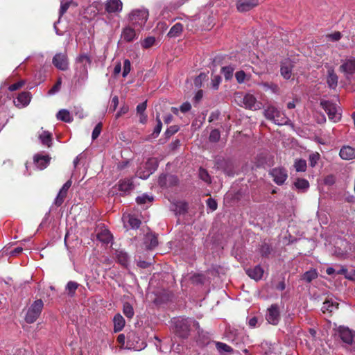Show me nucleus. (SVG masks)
Wrapping results in <instances>:
<instances>
[{
	"label": "nucleus",
	"mask_w": 355,
	"mask_h": 355,
	"mask_svg": "<svg viewBox=\"0 0 355 355\" xmlns=\"http://www.w3.org/2000/svg\"><path fill=\"white\" fill-rule=\"evenodd\" d=\"M78 286H79V284L77 282L70 281L67 283L65 290L67 292V294L69 296L72 297L74 295L76 291Z\"/></svg>",
	"instance_id": "obj_31"
},
{
	"label": "nucleus",
	"mask_w": 355,
	"mask_h": 355,
	"mask_svg": "<svg viewBox=\"0 0 355 355\" xmlns=\"http://www.w3.org/2000/svg\"><path fill=\"white\" fill-rule=\"evenodd\" d=\"M259 4L258 0H239L237 2V9L240 12H247Z\"/></svg>",
	"instance_id": "obj_13"
},
{
	"label": "nucleus",
	"mask_w": 355,
	"mask_h": 355,
	"mask_svg": "<svg viewBox=\"0 0 355 355\" xmlns=\"http://www.w3.org/2000/svg\"><path fill=\"white\" fill-rule=\"evenodd\" d=\"M129 110V107L128 105H123L122 107H121L120 110L117 112L116 114V118L120 117L121 115L127 113Z\"/></svg>",
	"instance_id": "obj_56"
},
{
	"label": "nucleus",
	"mask_w": 355,
	"mask_h": 355,
	"mask_svg": "<svg viewBox=\"0 0 355 355\" xmlns=\"http://www.w3.org/2000/svg\"><path fill=\"white\" fill-rule=\"evenodd\" d=\"M220 137V132L218 130H213L209 135V140L216 142L219 140Z\"/></svg>",
	"instance_id": "obj_50"
},
{
	"label": "nucleus",
	"mask_w": 355,
	"mask_h": 355,
	"mask_svg": "<svg viewBox=\"0 0 355 355\" xmlns=\"http://www.w3.org/2000/svg\"><path fill=\"white\" fill-rule=\"evenodd\" d=\"M207 207L211 210L214 211L217 209V202L212 198H209L207 200Z\"/></svg>",
	"instance_id": "obj_52"
},
{
	"label": "nucleus",
	"mask_w": 355,
	"mask_h": 355,
	"mask_svg": "<svg viewBox=\"0 0 355 355\" xmlns=\"http://www.w3.org/2000/svg\"><path fill=\"white\" fill-rule=\"evenodd\" d=\"M306 162L304 159H296L294 163V168L297 172H304L306 170Z\"/></svg>",
	"instance_id": "obj_32"
},
{
	"label": "nucleus",
	"mask_w": 355,
	"mask_h": 355,
	"mask_svg": "<svg viewBox=\"0 0 355 355\" xmlns=\"http://www.w3.org/2000/svg\"><path fill=\"white\" fill-rule=\"evenodd\" d=\"M270 175L273 181L278 185L283 184L288 178L287 171L282 167H276L271 169Z\"/></svg>",
	"instance_id": "obj_9"
},
{
	"label": "nucleus",
	"mask_w": 355,
	"mask_h": 355,
	"mask_svg": "<svg viewBox=\"0 0 355 355\" xmlns=\"http://www.w3.org/2000/svg\"><path fill=\"white\" fill-rule=\"evenodd\" d=\"M121 71V64L120 62H117L114 68V74L118 75Z\"/></svg>",
	"instance_id": "obj_61"
},
{
	"label": "nucleus",
	"mask_w": 355,
	"mask_h": 355,
	"mask_svg": "<svg viewBox=\"0 0 355 355\" xmlns=\"http://www.w3.org/2000/svg\"><path fill=\"white\" fill-rule=\"evenodd\" d=\"M123 314L128 318L131 319L135 314L133 307L129 303H125L123 308Z\"/></svg>",
	"instance_id": "obj_34"
},
{
	"label": "nucleus",
	"mask_w": 355,
	"mask_h": 355,
	"mask_svg": "<svg viewBox=\"0 0 355 355\" xmlns=\"http://www.w3.org/2000/svg\"><path fill=\"white\" fill-rule=\"evenodd\" d=\"M294 186L300 191L304 192L309 188V183L305 179L298 178L294 182Z\"/></svg>",
	"instance_id": "obj_23"
},
{
	"label": "nucleus",
	"mask_w": 355,
	"mask_h": 355,
	"mask_svg": "<svg viewBox=\"0 0 355 355\" xmlns=\"http://www.w3.org/2000/svg\"><path fill=\"white\" fill-rule=\"evenodd\" d=\"M148 17V11L146 9L133 10L130 15V19L135 28H142Z\"/></svg>",
	"instance_id": "obj_5"
},
{
	"label": "nucleus",
	"mask_w": 355,
	"mask_h": 355,
	"mask_svg": "<svg viewBox=\"0 0 355 355\" xmlns=\"http://www.w3.org/2000/svg\"><path fill=\"white\" fill-rule=\"evenodd\" d=\"M266 318L268 323L272 325H277L279 323L280 314L277 305L273 304L268 309Z\"/></svg>",
	"instance_id": "obj_11"
},
{
	"label": "nucleus",
	"mask_w": 355,
	"mask_h": 355,
	"mask_svg": "<svg viewBox=\"0 0 355 355\" xmlns=\"http://www.w3.org/2000/svg\"><path fill=\"white\" fill-rule=\"evenodd\" d=\"M182 25L180 23H177L171 28L168 35L171 37H177L182 33Z\"/></svg>",
	"instance_id": "obj_30"
},
{
	"label": "nucleus",
	"mask_w": 355,
	"mask_h": 355,
	"mask_svg": "<svg viewBox=\"0 0 355 355\" xmlns=\"http://www.w3.org/2000/svg\"><path fill=\"white\" fill-rule=\"evenodd\" d=\"M340 339L347 345H350V350L355 352V331L348 327L340 326L338 329Z\"/></svg>",
	"instance_id": "obj_4"
},
{
	"label": "nucleus",
	"mask_w": 355,
	"mask_h": 355,
	"mask_svg": "<svg viewBox=\"0 0 355 355\" xmlns=\"http://www.w3.org/2000/svg\"><path fill=\"white\" fill-rule=\"evenodd\" d=\"M156 120H157V124L155 127L153 132L152 133L151 136L153 138H156L158 137V135H159V133L162 130V123L159 119V116L158 114L156 116Z\"/></svg>",
	"instance_id": "obj_38"
},
{
	"label": "nucleus",
	"mask_w": 355,
	"mask_h": 355,
	"mask_svg": "<svg viewBox=\"0 0 355 355\" xmlns=\"http://www.w3.org/2000/svg\"><path fill=\"white\" fill-rule=\"evenodd\" d=\"M44 306V303L42 300H35L28 308L25 320L28 323H33L40 316L42 309Z\"/></svg>",
	"instance_id": "obj_3"
},
{
	"label": "nucleus",
	"mask_w": 355,
	"mask_h": 355,
	"mask_svg": "<svg viewBox=\"0 0 355 355\" xmlns=\"http://www.w3.org/2000/svg\"><path fill=\"white\" fill-rule=\"evenodd\" d=\"M31 98V94L28 92H24L18 95L14 103L17 107H24L29 104Z\"/></svg>",
	"instance_id": "obj_15"
},
{
	"label": "nucleus",
	"mask_w": 355,
	"mask_h": 355,
	"mask_svg": "<svg viewBox=\"0 0 355 355\" xmlns=\"http://www.w3.org/2000/svg\"><path fill=\"white\" fill-rule=\"evenodd\" d=\"M220 82H221L220 76H219L218 75H216V76H213L212 78H211V85H212V87L214 89H218V86H219Z\"/></svg>",
	"instance_id": "obj_51"
},
{
	"label": "nucleus",
	"mask_w": 355,
	"mask_h": 355,
	"mask_svg": "<svg viewBox=\"0 0 355 355\" xmlns=\"http://www.w3.org/2000/svg\"><path fill=\"white\" fill-rule=\"evenodd\" d=\"M102 130L101 123H98L94 128L92 132V139H96L101 134Z\"/></svg>",
	"instance_id": "obj_47"
},
{
	"label": "nucleus",
	"mask_w": 355,
	"mask_h": 355,
	"mask_svg": "<svg viewBox=\"0 0 355 355\" xmlns=\"http://www.w3.org/2000/svg\"><path fill=\"white\" fill-rule=\"evenodd\" d=\"M327 37L332 41H338L341 38V34L340 32H335L328 35Z\"/></svg>",
	"instance_id": "obj_54"
},
{
	"label": "nucleus",
	"mask_w": 355,
	"mask_h": 355,
	"mask_svg": "<svg viewBox=\"0 0 355 355\" xmlns=\"http://www.w3.org/2000/svg\"><path fill=\"white\" fill-rule=\"evenodd\" d=\"M321 105L327 113L330 120L337 122L340 119L341 114L335 104L327 101H322Z\"/></svg>",
	"instance_id": "obj_7"
},
{
	"label": "nucleus",
	"mask_w": 355,
	"mask_h": 355,
	"mask_svg": "<svg viewBox=\"0 0 355 355\" xmlns=\"http://www.w3.org/2000/svg\"><path fill=\"white\" fill-rule=\"evenodd\" d=\"M261 252L262 255L266 256L270 252V248L268 245L265 244L261 246Z\"/></svg>",
	"instance_id": "obj_60"
},
{
	"label": "nucleus",
	"mask_w": 355,
	"mask_h": 355,
	"mask_svg": "<svg viewBox=\"0 0 355 355\" xmlns=\"http://www.w3.org/2000/svg\"><path fill=\"white\" fill-rule=\"evenodd\" d=\"M155 38L154 37H148L141 42V46L144 49H148L154 45Z\"/></svg>",
	"instance_id": "obj_40"
},
{
	"label": "nucleus",
	"mask_w": 355,
	"mask_h": 355,
	"mask_svg": "<svg viewBox=\"0 0 355 355\" xmlns=\"http://www.w3.org/2000/svg\"><path fill=\"white\" fill-rule=\"evenodd\" d=\"M131 70V63L130 61L128 59H125L123 62V77H126L128 74L130 73Z\"/></svg>",
	"instance_id": "obj_45"
},
{
	"label": "nucleus",
	"mask_w": 355,
	"mask_h": 355,
	"mask_svg": "<svg viewBox=\"0 0 355 355\" xmlns=\"http://www.w3.org/2000/svg\"><path fill=\"white\" fill-rule=\"evenodd\" d=\"M54 66L62 71H65L68 69L69 62L66 53H59L55 55L52 60Z\"/></svg>",
	"instance_id": "obj_10"
},
{
	"label": "nucleus",
	"mask_w": 355,
	"mask_h": 355,
	"mask_svg": "<svg viewBox=\"0 0 355 355\" xmlns=\"http://www.w3.org/2000/svg\"><path fill=\"white\" fill-rule=\"evenodd\" d=\"M119 104V98L116 96H114L112 99V105L113 106V111H114Z\"/></svg>",
	"instance_id": "obj_62"
},
{
	"label": "nucleus",
	"mask_w": 355,
	"mask_h": 355,
	"mask_svg": "<svg viewBox=\"0 0 355 355\" xmlns=\"http://www.w3.org/2000/svg\"><path fill=\"white\" fill-rule=\"evenodd\" d=\"M246 74L243 71H239L235 73V78L239 83H244Z\"/></svg>",
	"instance_id": "obj_49"
},
{
	"label": "nucleus",
	"mask_w": 355,
	"mask_h": 355,
	"mask_svg": "<svg viewBox=\"0 0 355 355\" xmlns=\"http://www.w3.org/2000/svg\"><path fill=\"white\" fill-rule=\"evenodd\" d=\"M191 108V105L189 103L185 102L180 106V110L182 112H187Z\"/></svg>",
	"instance_id": "obj_57"
},
{
	"label": "nucleus",
	"mask_w": 355,
	"mask_h": 355,
	"mask_svg": "<svg viewBox=\"0 0 355 355\" xmlns=\"http://www.w3.org/2000/svg\"><path fill=\"white\" fill-rule=\"evenodd\" d=\"M123 221L125 227L128 225L133 229L138 228L141 224V221L138 218L130 214L123 215Z\"/></svg>",
	"instance_id": "obj_18"
},
{
	"label": "nucleus",
	"mask_w": 355,
	"mask_h": 355,
	"mask_svg": "<svg viewBox=\"0 0 355 355\" xmlns=\"http://www.w3.org/2000/svg\"><path fill=\"white\" fill-rule=\"evenodd\" d=\"M292 65L291 63L286 64L284 63L281 67V75L285 78V79H289L291 77L292 75Z\"/></svg>",
	"instance_id": "obj_28"
},
{
	"label": "nucleus",
	"mask_w": 355,
	"mask_h": 355,
	"mask_svg": "<svg viewBox=\"0 0 355 355\" xmlns=\"http://www.w3.org/2000/svg\"><path fill=\"white\" fill-rule=\"evenodd\" d=\"M318 277V272L315 270H311L303 275L302 279L307 282H311Z\"/></svg>",
	"instance_id": "obj_36"
},
{
	"label": "nucleus",
	"mask_w": 355,
	"mask_h": 355,
	"mask_svg": "<svg viewBox=\"0 0 355 355\" xmlns=\"http://www.w3.org/2000/svg\"><path fill=\"white\" fill-rule=\"evenodd\" d=\"M146 109V102H143L137 106V112L139 114H144Z\"/></svg>",
	"instance_id": "obj_55"
},
{
	"label": "nucleus",
	"mask_w": 355,
	"mask_h": 355,
	"mask_svg": "<svg viewBox=\"0 0 355 355\" xmlns=\"http://www.w3.org/2000/svg\"><path fill=\"white\" fill-rule=\"evenodd\" d=\"M193 282L202 283V276L200 275H194L193 277Z\"/></svg>",
	"instance_id": "obj_64"
},
{
	"label": "nucleus",
	"mask_w": 355,
	"mask_h": 355,
	"mask_svg": "<svg viewBox=\"0 0 355 355\" xmlns=\"http://www.w3.org/2000/svg\"><path fill=\"white\" fill-rule=\"evenodd\" d=\"M116 261L122 266L126 267L128 263V256L123 250H116L115 253Z\"/></svg>",
	"instance_id": "obj_24"
},
{
	"label": "nucleus",
	"mask_w": 355,
	"mask_h": 355,
	"mask_svg": "<svg viewBox=\"0 0 355 355\" xmlns=\"http://www.w3.org/2000/svg\"><path fill=\"white\" fill-rule=\"evenodd\" d=\"M339 67L340 71L344 74V76L350 80L355 73V57H349L343 60Z\"/></svg>",
	"instance_id": "obj_6"
},
{
	"label": "nucleus",
	"mask_w": 355,
	"mask_h": 355,
	"mask_svg": "<svg viewBox=\"0 0 355 355\" xmlns=\"http://www.w3.org/2000/svg\"><path fill=\"white\" fill-rule=\"evenodd\" d=\"M122 8L123 3L121 0H107L105 3V10L108 13L119 12Z\"/></svg>",
	"instance_id": "obj_14"
},
{
	"label": "nucleus",
	"mask_w": 355,
	"mask_h": 355,
	"mask_svg": "<svg viewBox=\"0 0 355 355\" xmlns=\"http://www.w3.org/2000/svg\"><path fill=\"white\" fill-rule=\"evenodd\" d=\"M56 116L58 120L64 121L66 123H70L73 121V118L71 116L70 112L65 109L60 110L58 112Z\"/></svg>",
	"instance_id": "obj_26"
},
{
	"label": "nucleus",
	"mask_w": 355,
	"mask_h": 355,
	"mask_svg": "<svg viewBox=\"0 0 355 355\" xmlns=\"http://www.w3.org/2000/svg\"><path fill=\"white\" fill-rule=\"evenodd\" d=\"M61 85H62V80L60 78H58L57 83L54 85V86L49 91L48 94L49 95H53V94H55L56 92H58L60 89Z\"/></svg>",
	"instance_id": "obj_46"
},
{
	"label": "nucleus",
	"mask_w": 355,
	"mask_h": 355,
	"mask_svg": "<svg viewBox=\"0 0 355 355\" xmlns=\"http://www.w3.org/2000/svg\"><path fill=\"white\" fill-rule=\"evenodd\" d=\"M234 68L232 66H227L222 68L221 71L226 80H230L233 76Z\"/></svg>",
	"instance_id": "obj_35"
},
{
	"label": "nucleus",
	"mask_w": 355,
	"mask_h": 355,
	"mask_svg": "<svg viewBox=\"0 0 355 355\" xmlns=\"http://www.w3.org/2000/svg\"><path fill=\"white\" fill-rule=\"evenodd\" d=\"M327 82L331 88H335L337 86L338 76L334 71H329Z\"/></svg>",
	"instance_id": "obj_29"
},
{
	"label": "nucleus",
	"mask_w": 355,
	"mask_h": 355,
	"mask_svg": "<svg viewBox=\"0 0 355 355\" xmlns=\"http://www.w3.org/2000/svg\"><path fill=\"white\" fill-rule=\"evenodd\" d=\"M67 193L62 191L60 190L59 193H58L55 199V205L57 206H60L62 202H64V198L67 196Z\"/></svg>",
	"instance_id": "obj_43"
},
{
	"label": "nucleus",
	"mask_w": 355,
	"mask_h": 355,
	"mask_svg": "<svg viewBox=\"0 0 355 355\" xmlns=\"http://www.w3.org/2000/svg\"><path fill=\"white\" fill-rule=\"evenodd\" d=\"M178 130V128H177V126H171L169 128H168L166 131V134L168 135V136H171L172 135L175 134V132H177Z\"/></svg>",
	"instance_id": "obj_58"
},
{
	"label": "nucleus",
	"mask_w": 355,
	"mask_h": 355,
	"mask_svg": "<svg viewBox=\"0 0 355 355\" xmlns=\"http://www.w3.org/2000/svg\"><path fill=\"white\" fill-rule=\"evenodd\" d=\"M24 84V82L23 80H21L19 82H17L16 83L12 84L9 86V90L11 92L15 91L21 88Z\"/></svg>",
	"instance_id": "obj_53"
},
{
	"label": "nucleus",
	"mask_w": 355,
	"mask_h": 355,
	"mask_svg": "<svg viewBox=\"0 0 355 355\" xmlns=\"http://www.w3.org/2000/svg\"><path fill=\"white\" fill-rule=\"evenodd\" d=\"M114 327L115 331H120L125 326V320L120 314H116L114 317Z\"/></svg>",
	"instance_id": "obj_27"
},
{
	"label": "nucleus",
	"mask_w": 355,
	"mask_h": 355,
	"mask_svg": "<svg viewBox=\"0 0 355 355\" xmlns=\"http://www.w3.org/2000/svg\"><path fill=\"white\" fill-rule=\"evenodd\" d=\"M257 323V319L256 317H253V318H250L248 321V324L251 327H255Z\"/></svg>",
	"instance_id": "obj_63"
},
{
	"label": "nucleus",
	"mask_w": 355,
	"mask_h": 355,
	"mask_svg": "<svg viewBox=\"0 0 355 355\" xmlns=\"http://www.w3.org/2000/svg\"><path fill=\"white\" fill-rule=\"evenodd\" d=\"M50 161V157L48 155H36L34 157V162L37 168L42 170L45 168Z\"/></svg>",
	"instance_id": "obj_19"
},
{
	"label": "nucleus",
	"mask_w": 355,
	"mask_h": 355,
	"mask_svg": "<svg viewBox=\"0 0 355 355\" xmlns=\"http://www.w3.org/2000/svg\"><path fill=\"white\" fill-rule=\"evenodd\" d=\"M338 304H337V303L334 304L331 300H326L323 303V306L322 307V311L324 313L326 312V311H327V312H332L334 310L338 309Z\"/></svg>",
	"instance_id": "obj_33"
},
{
	"label": "nucleus",
	"mask_w": 355,
	"mask_h": 355,
	"mask_svg": "<svg viewBox=\"0 0 355 355\" xmlns=\"http://www.w3.org/2000/svg\"><path fill=\"white\" fill-rule=\"evenodd\" d=\"M336 273L343 275L345 277L349 280H355V270L354 269L348 270L345 267L341 266Z\"/></svg>",
	"instance_id": "obj_25"
},
{
	"label": "nucleus",
	"mask_w": 355,
	"mask_h": 355,
	"mask_svg": "<svg viewBox=\"0 0 355 355\" xmlns=\"http://www.w3.org/2000/svg\"><path fill=\"white\" fill-rule=\"evenodd\" d=\"M76 60L78 62L81 63L85 67L89 65L91 63L90 58L86 54L80 55L77 58Z\"/></svg>",
	"instance_id": "obj_42"
},
{
	"label": "nucleus",
	"mask_w": 355,
	"mask_h": 355,
	"mask_svg": "<svg viewBox=\"0 0 355 355\" xmlns=\"http://www.w3.org/2000/svg\"><path fill=\"white\" fill-rule=\"evenodd\" d=\"M97 239L103 243H109L112 240V236L108 230L103 229L97 233Z\"/></svg>",
	"instance_id": "obj_22"
},
{
	"label": "nucleus",
	"mask_w": 355,
	"mask_h": 355,
	"mask_svg": "<svg viewBox=\"0 0 355 355\" xmlns=\"http://www.w3.org/2000/svg\"><path fill=\"white\" fill-rule=\"evenodd\" d=\"M236 101L241 106L247 109L257 110L261 107V103L258 102L256 98L251 94H246L244 96L236 95Z\"/></svg>",
	"instance_id": "obj_2"
},
{
	"label": "nucleus",
	"mask_w": 355,
	"mask_h": 355,
	"mask_svg": "<svg viewBox=\"0 0 355 355\" xmlns=\"http://www.w3.org/2000/svg\"><path fill=\"white\" fill-rule=\"evenodd\" d=\"M71 180H68L67 181L64 185L62 187V188L60 189L61 191H64L66 193H67L69 189L70 188V187L71 186Z\"/></svg>",
	"instance_id": "obj_59"
},
{
	"label": "nucleus",
	"mask_w": 355,
	"mask_h": 355,
	"mask_svg": "<svg viewBox=\"0 0 355 355\" xmlns=\"http://www.w3.org/2000/svg\"><path fill=\"white\" fill-rule=\"evenodd\" d=\"M153 200V197L151 196H148L147 194H142L140 196H138L136 199V201L139 205H144L147 202H151Z\"/></svg>",
	"instance_id": "obj_37"
},
{
	"label": "nucleus",
	"mask_w": 355,
	"mask_h": 355,
	"mask_svg": "<svg viewBox=\"0 0 355 355\" xmlns=\"http://www.w3.org/2000/svg\"><path fill=\"white\" fill-rule=\"evenodd\" d=\"M158 162L157 159L150 158L145 164L146 172L145 173H142V168L140 167L137 170L136 175L141 179L146 180L156 170Z\"/></svg>",
	"instance_id": "obj_8"
},
{
	"label": "nucleus",
	"mask_w": 355,
	"mask_h": 355,
	"mask_svg": "<svg viewBox=\"0 0 355 355\" xmlns=\"http://www.w3.org/2000/svg\"><path fill=\"white\" fill-rule=\"evenodd\" d=\"M148 241H150V243L147 244L148 248H155L158 243L157 237L153 234H148L146 236V242Z\"/></svg>",
	"instance_id": "obj_41"
},
{
	"label": "nucleus",
	"mask_w": 355,
	"mask_h": 355,
	"mask_svg": "<svg viewBox=\"0 0 355 355\" xmlns=\"http://www.w3.org/2000/svg\"><path fill=\"white\" fill-rule=\"evenodd\" d=\"M38 137L43 145L46 146L47 147H50L51 146L52 135L49 132L42 130V132L39 133Z\"/></svg>",
	"instance_id": "obj_21"
},
{
	"label": "nucleus",
	"mask_w": 355,
	"mask_h": 355,
	"mask_svg": "<svg viewBox=\"0 0 355 355\" xmlns=\"http://www.w3.org/2000/svg\"><path fill=\"white\" fill-rule=\"evenodd\" d=\"M216 346L220 353L232 352V348L225 343L218 342Z\"/></svg>",
	"instance_id": "obj_39"
},
{
	"label": "nucleus",
	"mask_w": 355,
	"mask_h": 355,
	"mask_svg": "<svg viewBox=\"0 0 355 355\" xmlns=\"http://www.w3.org/2000/svg\"><path fill=\"white\" fill-rule=\"evenodd\" d=\"M199 176H200V179L202 180L203 181H205L206 182H210V177L206 170H205L203 168H200L199 170Z\"/></svg>",
	"instance_id": "obj_48"
},
{
	"label": "nucleus",
	"mask_w": 355,
	"mask_h": 355,
	"mask_svg": "<svg viewBox=\"0 0 355 355\" xmlns=\"http://www.w3.org/2000/svg\"><path fill=\"white\" fill-rule=\"evenodd\" d=\"M135 28V27L132 28L130 26L124 28L121 33V38L127 42H132L137 38V34Z\"/></svg>",
	"instance_id": "obj_16"
},
{
	"label": "nucleus",
	"mask_w": 355,
	"mask_h": 355,
	"mask_svg": "<svg viewBox=\"0 0 355 355\" xmlns=\"http://www.w3.org/2000/svg\"><path fill=\"white\" fill-rule=\"evenodd\" d=\"M320 158V155L318 153H313L309 155V164L311 167H314Z\"/></svg>",
	"instance_id": "obj_44"
},
{
	"label": "nucleus",
	"mask_w": 355,
	"mask_h": 355,
	"mask_svg": "<svg viewBox=\"0 0 355 355\" xmlns=\"http://www.w3.org/2000/svg\"><path fill=\"white\" fill-rule=\"evenodd\" d=\"M118 190L121 195L130 193L134 189V184L132 178H126L119 182Z\"/></svg>",
	"instance_id": "obj_12"
},
{
	"label": "nucleus",
	"mask_w": 355,
	"mask_h": 355,
	"mask_svg": "<svg viewBox=\"0 0 355 355\" xmlns=\"http://www.w3.org/2000/svg\"><path fill=\"white\" fill-rule=\"evenodd\" d=\"M341 159L345 160H351L355 159V148L349 146H343L339 153Z\"/></svg>",
	"instance_id": "obj_17"
},
{
	"label": "nucleus",
	"mask_w": 355,
	"mask_h": 355,
	"mask_svg": "<svg viewBox=\"0 0 355 355\" xmlns=\"http://www.w3.org/2000/svg\"><path fill=\"white\" fill-rule=\"evenodd\" d=\"M264 116L268 119L273 121L275 124L279 125H286L288 123L289 119L284 113L279 111L272 105L268 106L264 110Z\"/></svg>",
	"instance_id": "obj_1"
},
{
	"label": "nucleus",
	"mask_w": 355,
	"mask_h": 355,
	"mask_svg": "<svg viewBox=\"0 0 355 355\" xmlns=\"http://www.w3.org/2000/svg\"><path fill=\"white\" fill-rule=\"evenodd\" d=\"M246 273L250 278L257 281L261 279L263 275V270L259 266H257L253 268L248 269Z\"/></svg>",
	"instance_id": "obj_20"
}]
</instances>
